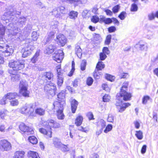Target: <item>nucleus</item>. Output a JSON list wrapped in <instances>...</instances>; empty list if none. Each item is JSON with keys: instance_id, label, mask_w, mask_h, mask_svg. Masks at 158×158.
Masks as SVG:
<instances>
[{"instance_id": "nucleus-1", "label": "nucleus", "mask_w": 158, "mask_h": 158, "mask_svg": "<svg viewBox=\"0 0 158 158\" xmlns=\"http://www.w3.org/2000/svg\"><path fill=\"white\" fill-rule=\"evenodd\" d=\"M128 85L127 82L124 83L119 93L117 95L115 104L118 111L121 113L131 105L129 103H123L122 101L123 100L125 101L129 100L131 97V94L127 91Z\"/></svg>"}, {"instance_id": "nucleus-2", "label": "nucleus", "mask_w": 158, "mask_h": 158, "mask_svg": "<svg viewBox=\"0 0 158 158\" xmlns=\"http://www.w3.org/2000/svg\"><path fill=\"white\" fill-rule=\"evenodd\" d=\"M44 126L45 128H40L39 131L40 132L44 135L46 138L48 139L52 137V132L51 127L55 128H59L60 127V125L53 120H51L45 123Z\"/></svg>"}, {"instance_id": "nucleus-3", "label": "nucleus", "mask_w": 158, "mask_h": 158, "mask_svg": "<svg viewBox=\"0 0 158 158\" xmlns=\"http://www.w3.org/2000/svg\"><path fill=\"white\" fill-rule=\"evenodd\" d=\"M27 20L26 18L24 17L19 18L16 23V25L18 26L17 28L15 27L13 23H10L7 27L9 32L13 35H16L18 33L17 31H19L18 27H22L25 24Z\"/></svg>"}, {"instance_id": "nucleus-4", "label": "nucleus", "mask_w": 158, "mask_h": 158, "mask_svg": "<svg viewBox=\"0 0 158 158\" xmlns=\"http://www.w3.org/2000/svg\"><path fill=\"white\" fill-rule=\"evenodd\" d=\"M34 108V104L26 103L20 108L19 112L22 114L29 116L33 112Z\"/></svg>"}, {"instance_id": "nucleus-5", "label": "nucleus", "mask_w": 158, "mask_h": 158, "mask_svg": "<svg viewBox=\"0 0 158 158\" xmlns=\"http://www.w3.org/2000/svg\"><path fill=\"white\" fill-rule=\"evenodd\" d=\"M9 66L14 70H21L24 67V61L20 60L11 62L9 63Z\"/></svg>"}, {"instance_id": "nucleus-6", "label": "nucleus", "mask_w": 158, "mask_h": 158, "mask_svg": "<svg viewBox=\"0 0 158 158\" xmlns=\"http://www.w3.org/2000/svg\"><path fill=\"white\" fill-rule=\"evenodd\" d=\"M19 87V92L21 94L25 97H28L29 92L27 90L28 84L25 80H22L20 81Z\"/></svg>"}, {"instance_id": "nucleus-7", "label": "nucleus", "mask_w": 158, "mask_h": 158, "mask_svg": "<svg viewBox=\"0 0 158 158\" xmlns=\"http://www.w3.org/2000/svg\"><path fill=\"white\" fill-rule=\"evenodd\" d=\"M56 90V86L53 83L47 84L44 87V91L47 93L48 95H50L52 97L55 95Z\"/></svg>"}, {"instance_id": "nucleus-8", "label": "nucleus", "mask_w": 158, "mask_h": 158, "mask_svg": "<svg viewBox=\"0 0 158 158\" xmlns=\"http://www.w3.org/2000/svg\"><path fill=\"white\" fill-rule=\"evenodd\" d=\"M64 57V53L62 50H58L55 51L53 54V60L58 63H60Z\"/></svg>"}, {"instance_id": "nucleus-9", "label": "nucleus", "mask_w": 158, "mask_h": 158, "mask_svg": "<svg viewBox=\"0 0 158 158\" xmlns=\"http://www.w3.org/2000/svg\"><path fill=\"white\" fill-rule=\"evenodd\" d=\"M26 44L27 45L26 46H27L23 48L21 51L23 52L22 56L24 58L30 55L34 49V47L31 44H28L27 43Z\"/></svg>"}, {"instance_id": "nucleus-10", "label": "nucleus", "mask_w": 158, "mask_h": 158, "mask_svg": "<svg viewBox=\"0 0 158 158\" xmlns=\"http://www.w3.org/2000/svg\"><path fill=\"white\" fill-rule=\"evenodd\" d=\"M0 149L3 151H9L11 149V144L6 140H0Z\"/></svg>"}, {"instance_id": "nucleus-11", "label": "nucleus", "mask_w": 158, "mask_h": 158, "mask_svg": "<svg viewBox=\"0 0 158 158\" xmlns=\"http://www.w3.org/2000/svg\"><path fill=\"white\" fill-rule=\"evenodd\" d=\"M55 40L57 43L61 46H64L67 43V39L65 37L61 34L57 35Z\"/></svg>"}, {"instance_id": "nucleus-12", "label": "nucleus", "mask_w": 158, "mask_h": 158, "mask_svg": "<svg viewBox=\"0 0 158 158\" xmlns=\"http://www.w3.org/2000/svg\"><path fill=\"white\" fill-rule=\"evenodd\" d=\"M65 102L64 100L56 101L53 104L54 108L56 110H63L64 107L65 105Z\"/></svg>"}, {"instance_id": "nucleus-13", "label": "nucleus", "mask_w": 158, "mask_h": 158, "mask_svg": "<svg viewBox=\"0 0 158 158\" xmlns=\"http://www.w3.org/2000/svg\"><path fill=\"white\" fill-rule=\"evenodd\" d=\"M39 33L36 31H33L31 34L32 39H28L26 40V42L28 44H29L33 45L34 41H36L39 36Z\"/></svg>"}, {"instance_id": "nucleus-14", "label": "nucleus", "mask_w": 158, "mask_h": 158, "mask_svg": "<svg viewBox=\"0 0 158 158\" xmlns=\"http://www.w3.org/2000/svg\"><path fill=\"white\" fill-rule=\"evenodd\" d=\"M20 130L22 131L27 132L28 134H33L34 131L32 129L26 126L24 123L20 124L19 126Z\"/></svg>"}, {"instance_id": "nucleus-15", "label": "nucleus", "mask_w": 158, "mask_h": 158, "mask_svg": "<svg viewBox=\"0 0 158 158\" xmlns=\"http://www.w3.org/2000/svg\"><path fill=\"white\" fill-rule=\"evenodd\" d=\"M56 48V47L53 45L50 44L46 46L44 52L46 54H50L52 53Z\"/></svg>"}, {"instance_id": "nucleus-16", "label": "nucleus", "mask_w": 158, "mask_h": 158, "mask_svg": "<svg viewBox=\"0 0 158 158\" xmlns=\"http://www.w3.org/2000/svg\"><path fill=\"white\" fill-rule=\"evenodd\" d=\"M10 12H8L7 13H5L4 15L2 16V19L3 20H8L10 21H11L13 19L14 16L13 15H10Z\"/></svg>"}, {"instance_id": "nucleus-17", "label": "nucleus", "mask_w": 158, "mask_h": 158, "mask_svg": "<svg viewBox=\"0 0 158 158\" xmlns=\"http://www.w3.org/2000/svg\"><path fill=\"white\" fill-rule=\"evenodd\" d=\"M71 108L72 112L74 113L77 110L78 102L75 99H72L71 102Z\"/></svg>"}, {"instance_id": "nucleus-18", "label": "nucleus", "mask_w": 158, "mask_h": 158, "mask_svg": "<svg viewBox=\"0 0 158 158\" xmlns=\"http://www.w3.org/2000/svg\"><path fill=\"white\" fill-rule=\"evenodd\" d=\"M53 143L56 148H60L62 145L60 140L56 137H55L53 139Z\"/></svg>"}, {"instance_id": "nucleus-19", "label": "nucleus", "mask_w": 158, "mask_h": 158, "mask_svg": "<svg viewBox=\"0 0 158 158\" xmlns=\"http://www.w3.org/2000/svg\"><path fill=\"white\" fill-rule=\"evenodd\" d=\"M25 153L23 151H17L15 153L14 158H23Z\"/></svg>"}, {"instance_id": "nucleus-20", "label": "nucleus", "mask_w": 158, "mask_h": 158, "mask_svg": "<svg viewBox=\"0 0 158 158\" xmlns=\"http://www.w3.org/2000/svg\"><path fill=\"white\" fill-rule=\"evenodd\" d=\"M27 155L29 158H40L38 153L34 151H28Z\"/></svg>"}, {"instance_id": "nucleus-21", "label": "nucleus", "mask_w": 158, "mask_h": 158, "mask_svg": "<svg viewBox=\"0 0 158 158\" xmlns=\"http://www.w3.org/2000/svg\"><path fill=\"white\" fill-rule=\"evenodd\" d=\"M32 28L31 25L27 24L24 28L23 34L25 35H28L31 31Z\"/></svg>"}, {"instance_id": "nucleus-22", "label": "nucleus", "mask_w": 158, "mask_h": 158, "mask_svg": "<svg viewBox=\"0 0 158 158\" xmlns=\"http://www.w3.org/2000/svg\"><path fill=\"white\" fill-rule=\"evenodd\" d=\"M54 34L53 31H51L48 33V35L45 38L46 43L48 42L54 38Z\"/></svg>"}, {"instance_id": "nucleus-23", "label": "nucleus", "mask_w": 158, "mask_h": 158, "mask_svg": "<svg viewBox=\"0 0 158 158\" xmlns=\"http://www.w3.org/2000/svg\"><path fill=\"white\" fill-rule=\"evenodd\" d=\"M52 13V15L56 18L61 19L63 17L60 12L56 8L53 10Z\"/></svg>"}, {"instance_id": "nucleus-24", "label": "nucleus", "mask_w": 158, "mask_h": 158, "mask_svg": "<svg viewBox=\"0 0 158 158\" xmlns=\"http://www.w3.org/2000/svg\"><path fill=\"white\" fill-rule=\"evenodd\" d=\"M7 99L9 100L13 99L15 98L17 96V94L16 93H9L5 95Z\"/></svg>"}, {"instance_id": "nucleus-25", "label": "nucleus", "mask_w": 158, "mask_h": 158, "mask_svg": "<svg viewBox=\"0 0 158 158\" xmlns=\"http://www.w3.org/2000/svg\"><path fill=\"white\" fill-rule=\"evenodd\" d=\"M75 51L78 57L80 58L82 54V50L79 45H76V46Z\"/></svg>"}, {"instance_id": "nucleus-26", "label": "nucleus", "mask_w": 158, "mask_h": 158, "mask_svg": "<svg viewBox=\"0 0 158 158\" xmlns=\"http://www.w3.org/2000/svg\"><path fill=\"white\" fill-rule=\"evenodd\" d=\"M83 119V117L81 115H78L75 120V124L77 126H79L81 124Z\"/></svg>"}, {"instance_id": "nucleus-27", "label": "nucleus", "mask_w": 158, "mask_h": 158, "mask_svg": "<svg viewBox=\"0 0 158 158\" xmlns=\"http://www.w3.org/2000/svg\"><path fill=\"white\" fill-rule=\"evenodd\" d=\"M35 111L36 114L40 116L44 115L45 113V110L41 108L36 109Z\"/></svg>"}, {"instance_id": "nucleus-28", "label": "nucleus", "mask_w": 158, "mask_h": 158, "mask_svg": "<svg viewBox=\"0 0 158 158\" xmlns=\"http://www.w3.org/2000/svg\"><path fill=\"white\" fill-rule=\"evenodd\" d=\"M44 76L48 80H51L53 79V75L50 72H46L44 73Z\"/></svg>"}, {"instance_id": "nucleus-29", "label": "nucleus", "mask_w": 158, "mask_h": 158, "mask_svg": "<svg viewBox=\"0 0 158 158\" xmlns=\"http://www.w3.org/2000/svg\"><path fill=\"white\" fill-rule=\"evenodd\" d=\"M139 48L140 50L147 51L148 49V44L146 43H140Z\"/></svg>"}, {"instance_id": "nucleus-30", "label": "nucleus", "mask_w": 158, "mask_h": 158, "mask_svg": "<svg viewBox=\"0 0 158 158\" xmlns=\"http://www.w3.org/2000/svg\"><path fill=\"white\" fill-rule=\"evenodd\" d=\"M56 9L60 12L63 17L64 16V15L66 13V9L65 7L63 6L59 7Z\"/></svg>"}, {"instance_id": "nucleus-31", "label": "nucleus", "mask_w": 158, "mask_h": 158, "mask_svg": "<svg viewBox=\"0 0 158 158\" xmlns=\"http://www.w3.org/2000/svg\"><path fill=\"white\" fill-rule=\"evenodd\" d=\"M2 39H0V51L2 52V53L4 52L7 49L9 48L8 46H6L5 44H3V43L1 42Z\"/></svg>"}, {"instance_id": "nucleus-32", "label": "nucleus", "mask_w": 158, "mask_h": 158, "mask_svg": "<svg viewBox=\"0 0 158 158\" xmlns=\"http://www.w3.org/2000/svg\"><path fill=\"white\" fill-rule=\"evenodd\" d=\"M78 13L74 11H72L70 12L69 15L70 19H75L77 17Z\"/></svg>"}, {"instance_id": "nucleus-33", "label": "nucleus", "mask_w": 158, "mask_h": 158, "mask_svg": "<svg viewBox=\"0 0 158 158\" xmlns=\"http://www.w3.org/2000/svg\"><path fill=\"white\" fill-rule=\"evenodd\" d=\"M28 139L29 142L33 144H36L38 142L37 138L34 136H30Z\"/></svg>"}, {"instance_id": "nucleus-34", "label": "nucleus", "mask_w": 158, "mask_h": 158, "mask_svg": "<svg viewBox=\"0 0 158 158\" xmlns=\"http://www.w3.org/2000/svg\"><path fill=\"white\" fill-rule=\"evenodd\" d=\"M40 55V51L38 50L31 59V61L33 63H35L38 59V57Z\"/></svg>"}, {"instance_id": "nucleus-35", "label": "nucleus", "mask_w": 158, "mask_h": 158, "mask_svg": "<svg viewBox=\"0 0 158 158\" xmlns=\"http://www.w3.org/2000/svg\"><path fill=\"white\" fill-rule=\"evenodd\" d=\"M100 19L106 24L111 23L112 22V19L110 18L105 19V17L103 16H100Z\"/></svg>"}, {"instance_id": "nucleus-36", "label": "nucleus", "mask_w": 158, "mask_h": 158, "mask_svg": "<svg viewBox=\"0 0 158 158\" xmlns=\"http://www.w3.org/2000/svg\"><path fill=\"white\" fill-rule=\"evenodd\" d=\"M63 110H57L58 118L60 119H63L64 118V115L63 113Z\"/></svg>"}, {"instance_id": "nucleus-37", "label": "nucleus", "mask_w": 158, "mask_h": 158, "mask_svg": "<svg viewBox=\"0 0 158 158\" xmlns=\"http://www.w3.org/2000/svg\"><path fill=\"white\" fill-rule=\"evenodd\" d=\"M105 67V65L102 61H99L97 63L96 68L97 70H100L104 68Z\"/></svg>"}, {"instance_id": "nucleus-38", "label": "nucleus", "mask_w": 158, "mask_h": 158, "mask_svg": "<svg viewBox=\"0 0 158 158\" xmlns=\"http://www.w3.org/2000/svg\"><path fill=\"white\" fill-rule=\"evenodd\" d=\"M135 135L139 139H141L143 138V132L141 131H136Z\"/></svg>"}, {"instance_id": "nucleus-39", "label": "nucleus", "mask_w": 158, "mask_h": 158, "mask_svg": "<svg viewBox=\"0 0 158 158\" xmlns=\"http://www.w3.org/2000/svg\"><path fill=\"white\" fill-rule=\"evenodd\" d=\"M57 77V84L59 86H61L63 82V79L62 75H58Z\"/></svg>"}, {"instance_id": "nucleus-40", "label": "nucleus", "mask_w": 158, "mask_h": 158, "mask_svg": "<svg viewBox=\"0 0 158 158\" xmlns=\"http://www.w3.org/2000/svg\"><path fill=\"white\" fill-rule=\"evenodd\" d=\"M7 113V111L6 110H3L0 111V116L2 119H5V117Z\"/></svg>"}, {"instance_id": "nucleus-41", "label": "nucleus", "mask_w": 158, "mask_h": 158, "mask_svg": "<svg viewBox=\"0 0 158 158\" xmlns=\"http://www.w3.org/2000/svg\"><path fill=\"white\" fill-rule=\"evenodd\" d=\"M68 146V145H65L62 143V145L60 146V148H61V150L63 152L69 151V148Z\"/></svg>"}, {"instance_id": "nucleus-42", "label": "nucleus", "mask_w": 158, "mask_h": 158, "mask_svg": "<svg viewBox=\"0 0 158 158\" xmlns=\"http://www.w3.org/2000/svg\"><path fill=\"white\" fill-rule=\"evenodd\" d=\"M114 120V116L111 114H109L108 115L107 120L108 122L113 123Z\"/></svg>"}, {"instance_id": "nucleus-43", "label": "nucleus", "mask_w": 158, "mask_h": 158, "mask_svg": "<svg viewBox=\"0 0 158 158\" xmlns=\"http://www.w3.org/2000/svg\"><path fill=\"white\" fill-rule=\"evenodd\" d=\"M138 9V7L136 4L135 3L132 4L131 7V11H136Z\"/></svg>"}, {"instance_id": "nucleus-44", "label": "nucleus", "mask_w": 158, "mask_h": 158, "mask_svg": "<svg viewBox=\"0 0 158 158\" xmlns=\"http://www.w3.org/2000/svg\"><path fill=\"white\" fill-rule=\"evenodd\" d=\"M5 31V27L0 24V37L4 35Z\"/></svg>"}, {"instance_id": "nucleus-45", "label": "nucleus", "mask_w": 158, "mask_h": 158, "mask_svg": "<svg viewBox=\"0 0 158 158\" xmlns=\"http://www.w3.org/2000/svg\"><path fill=\"white\" fill-rule=\"evenodd\" d=\"M19 102L17 99L13 100L10 101V104L12 106H17L19 104Z\"/></svg>"}, {"instance_id": "nucleus-46", "label": "nucleus", "mask_w": 158, "mask_h": 158, "mask_svg": "<svg viewBox=\"0 0 158 158\" xmlns=\"http://www.w3.org/2000/svg\"><path fill=\"white\" fill-rule=\"evenodd\" d=\"M112 129V125L111 124H108L104 130V132L107 133L111 130Z\"/></svg>"}, {"instance_id": "nucleus-47", "label": "nucleus", "mask_w": 158, "mask_h": 158, "mask_svg": "<svg viewBox=\"0 0 158 158\" xmlns=\"http://www.w3.org/2000/svg\"><path fill=\"white\" fill-rule=\"evenodd\" d=\"M86 62L85 60H83L81 65V69L82 70H84L85 69Z\"/></svg>"}, {"instance_id": "nucleus-48", "label": "nucleus", "mask_w": 158, "mask_h": 158, "mask_svg": "<svg viewBox=\"0 0 158 158\" xmlns=\"http://www.w3.org/2000/svg\"><path fill=\"white\" fill-rule=\"evenodd\" d=\"M7 101V98L5 95L0 100V104L5 105Z\"/></svg>"}, {"instance_id": "nucleus-49", "label": "nucleus", "mask_w": 158, "mask_h": 158, "mask_svg": "<svg viewBox=\"0 0 158 158\" xmlns=\"http://www.w3.org/2000/svg\"><path fill=\"white\" fill-rule=\"evenodd\" d=\"M72 69L71 70L69 73V74H68V75L69 76H72L73 75L74 71H75V63L73 61L72 62Z\"/></svg>"}, {"instance_id": "nucleus-50", "label": "nucleus", "mask_w": 158, "mask_h": 158, "mask_svg": "<svg viewBox=\"0 0 158 158\" xmlns=\"http://www.w3.org/2000/svg\"><path fill=\"white\" fill-rule=\"evenodd\" d=\"M10 73L12 74L13 75L11 77V80L13 81H15L16 80H19V77L17 75H15V73H10Z\"/></svg>"}, {"instance_id": "nucleus-51", "label": "nucleus", "mask_w": 158, "mask_h": 158, "mask_svg": "<svg viewBox=\"0 0 158 158\" xmlns=\"http://www.w3.org/2000/svg\"><path fill=\"white\" fill-rule=\"evenodd\" d=\"M106 78L108 80L111 81H114L115 78V77L114 76H112L110 75L106 74L105 76Z\"/></svg>"}, {"instance_id": "nucleus-52", "label": "nucleus", "mask_w": 158, "mask_h": 158, "mask_svg": "<svg viewBox=\"0 0 158 158\" xmlns=\"http://www.w3.org/2000/svg\"><path fill=\"white\" fill-rule=\"evenodd\" d=\"M120 8V6L119 5H117L114 7L112 9L113 12L114 13L118 12Z\"/></svg>"}, {"instance_id": "nucleus-53", "label": "nucleus", "mask_w": 158, "mask_h": 158, "mask_svg": "<svg viewBox=\"0 0 158 158\" xmlns=\"http://www.w3.org/2000/svg\"><path fill=\"white\" fill-rule=\"evenodd\" d=\"M111 36L110 35H108L106 38L105 41V44L107 45H109L111 41Z\"/></svg>"}, {"instance_id": "nucleus-54", "label": "nucleus", "mask_w": 158, "mask_h": 158, "mask_svg": "<svg viewBox=\"0 0 158 158\" xmlns=\"http://www.w3.org/2000/svg\"><path fill=\"white\" fill-rule=\"evenodd\" d=\"M99 124L101 127V129H102L103 130L106 127V122L103 119H101L99 122Z\"/></svg>"}, {"instance_id": "nucleus-55", "label": "nucleus", "mask_w": 158, "mask_h": 158, "mask_svg": "<svg viewBox=\"0 0 158 158\" xmlns=\"http://www.w3.org/2000/svg\"><path fill=\"white\" fill-rule=\"evenodd\" d=\"M10 49L7 48L4 52L2 53V55L5 56H9L10 54V52H9Z\"/></svg>"}, {"instance_id": "nucleus-56", "label": "nucleus", "mask_w": 158, "mask_h": 158, "mask_svg": "<svg viewBox=\"0 0 158 158\" xmlns=\"http://www.w3.org/2000/svg\"><path fill=\"white\" fill-rule=\"evenodd\" d=\"M93 82V78L91 77H89L87 80L86 83L89 86L91 85Z\"/></svg>"}, {"instance_id": "nucleus-57", "label": "nucleus", "mask_w": 158, "mask_h": 158, "mask_svg": "<svg viewBox=\"0 0 158 158\" xmlns=\"http://www.w3.org/2000/svg\"><path fill=\"white\" fill-rule=\"evenodd\" d=\"M99 20L98 17L97 16H94L91 19V21L94 23H96Z\"/></svg>"}, {"instance_id": "nucleus-58", "label": "nucleus", "mask_w": 158, "mask_h": 158, "mask_svg": "<svg viewBox=\"0 0 158 158\" xmlns=\"http://www.w3.org/2000/svg\"><path fill=\"white\" fill-rule=\"evenodd\" d=\"M110 99V97L108 94H105L103 97V100L104 102H108Z\"/></svg>"}, {"instance_id": "nucleus-59", "label": "nucleus", "mask_w": 158, "mask_h": 158, "mask_svg": "<svg viewBox=\"0 0 158 158\" xmlns=\"http://www.w3.org/2000/svg\"><path fill=\"white\" fill-rule=\"evenodd\" d=\"M148 17L149 20H152L155 19L156 16L153 13H151L148 15Z\"/></svg>"}, {"instance_id": "nucleus-60", "label": "nucleus", "mask_w": 158, "mask_h": 158, "mask_svg": "<svg viewBox=\"0 0 158 158\" xmlns=\"http://www.w3.org/2000/svg\"><path fill=\"white\" fill-rule=\"evenodd\" d=\"M106 55V54L104 53V52H102L100 53L99 54L100 60H105L107 57V56Z\"/></svg>"}, {"instance_id": "nucleus-61", "label": "nucleus", "mask_w": 158, "mask_h": 158, "mask_svg": "<svg viewBox=\"0 0 158 158\" xmlns=\"http://www.w3.org/2000/svg\"><path fill=\"white\" fill-rule=\"evenodd\" d=\"M150 99V97L148 96H145L143 97L142 100V103L145 104L147 103V101Z\"/></svg>"}, {"instance_id": "nucleus-62", "label": "nucleus", "mask_w": 158, "mask_h": 158, "mask_svg": "<svg viewBox=\"0 0 158 158\" xmlns=\"http://www.w3.org/2000/svg\"><path fill=\"white\" fill-rule=\"evenodd\" d=\"M87 116L89 120H94V115L92 113L89 112L87 114Z\"/></svg>"}, {"instance_id": "nucleus-63", "label": "nucleus", "mask_w": 158, "mask_h": 158, "mask_svg": "<svg viewBox=\"0 0 158 158\" xmlns=\"http://www.w3.org/2000/svg\"><path fill=\"white\" fill-rule=\"evenodd\" d=\"M126 15V13L125 12L123 11L122 12L118 15V17L122 20L124 19L125 18V15Z\"/></svg>"}, {"instance_id": "nucleus-64", "label": "nucleus", "mask_w": 158, "mask_h": 158, "mask_svg": "<svg viewBox=\"0 0 158 158\" xmlns=\"http://www.w3.org/2000/svg\"><path fill=\"white\" fill-rule=\"evenodd\" d=\"M102 52H104V53L108 55L109 54L110 51L107 47H104L102 49Z\"/></svg>"}]
</instances>
